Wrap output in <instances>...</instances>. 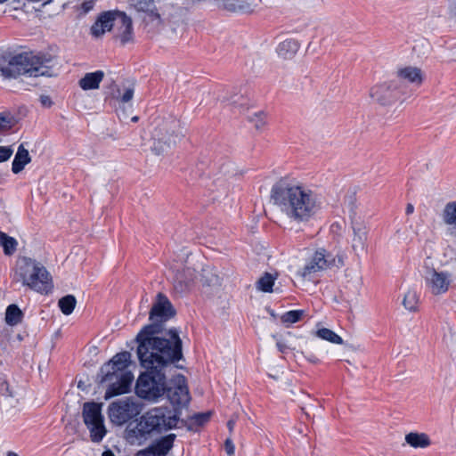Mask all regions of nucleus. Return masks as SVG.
Instances as JSON below:
<instances>
[{"mask_svg": "<svg viewBox=\"0 0 456 456\" xmlns=\"http://www.w3.org/2000/svg\"><path fill=\"white\" fill-rule=\"evenodd\" d=\"M405 444L412 449H427L432 444V440L427 433L411 431L404 436Z\"/></svg>", "mask_w": 456, "mask_h": 456, "instance_id": "6ab92c4d", "label": "nucleus"}, {"mask_svg": "<svg viewBox=\"0 0 456 456\" xmlns=\"http://www.w3.org/2000/svg\"><path fill=\"white\" fill-rule=\"evenodd\" d=\"M4 240V244H3L4 253L7 256L12 255L16 251V248H17V245H18L17 240L12 237L8 236L7 234H5V237Z\"/></svg>", "mask_w": 456, "mask_h": 456, "instance_id": "f704fd0d", "label": "nucleus"}, {"mask_svg": "<svg viewBox=\"0 0 456 456\" xmlns=\"http://www.w3.org/2000/svg\"><path fill=\"white\" fill-rule=\"evenodd\" d=\"M94 5V2L93 0L86 1L82 4L81 8L84 12V13H87L90 12Z\"/></svg>", "mask_w": 456, "mask_h": 456, "instance_id": "c03bdc74", "label": "nucleus"}, {"mask_svg": "<svg viewBox=\"0 0 456 456\" xmlns=\"http://www.w3.org/2000/svg\"><path fill=\"white\" fill-rule=\"evenodd\" d=\"M137 119H138V118H137V117H134V118H132V120H133V121H136Z\"/></svg>", "mask_w": 456, "mask_h": 456, "instance_id": "13d9d810", "label": "nucleus"}, {"mask_svg": "<svg viewBox=\"0 0 456 456\" xmlns=\"http://www.w3.org/2000/svg\"><path fill=\"white\" fill-rule=\"evenodd\" d=\"M427 291L435 297L446 294L452 286V274L434 267H427L423 274Z\"/></svg>", "mask_w": 456, "mask_h": 456, "instance_id": "f8f14e48", "label": "nucleus"}, {"mask_svg": "<svg viewBox=\"0 0 456 456\" xmlns=\"http://www.w3.org/2000/svg\"><path fill=\"white\" fill-rule=\"evenodd\" d=\"M41 103L45 107H50L52 105V101L50 97L43 95L40 97Z\"/></svg>", "mask_w": 456, "mask_h": 456, "instance_id": "de8ad7c7", "label": "nucleus"}, {"mask_svg": "<svg viewBox=\"0 0 456 456\" xmlns=\"http://www.w3.org/2000/svg\"><path fill=\"white\" fill-rule=\"evenodd\" d=\"M220 7L232 12L252 13L255 11V6L248 0H224Z\"/></svg>", "mask_w": 456, "mask_h": 456, "instance_id": "4be33fe9", "label": "nucleus"}, {"mask_svg": "<svg viewBox=\"0 0 456 456\" xmlns=\"http://www.w3.org/2000/svg\"><path fill=\"white\" fill-rule=\"evenodd\" d=\"M89 430L90 439L94 443H100L107 434L104 421L85 424Z\"/></svg>", "mask_w": 456, "mask_h": 456, "instance_id": "cd10ccee", "label": "nucleus"}, {"mask_svg": "<svg viewBox=\"0 0 456 456\" xmlns=\"http://www.w3.org/2000/svg\"><path fill=\"white\" fill-rule=\"evenodd\" d=\"M275 276L265 273L256 282L257 289L263 292H272L274 285Z\"/></svg>", "mask_w": 456, "mask_h": 456, "instance_id": "7c9ffc66", "label": "nucleus"}, {"mask_svg": "<svg viewBox=\"0 0 456 456\" xmlns=\"http://www.w3.org/2000/svg\"><path fill=\"white\" fill-rule=\"evenodd\" d=\"M351 227L353 232L351 248L357 256H360L367 252L368 228L359 218L352 221Z\"/></svg>", "mask_w": 456, "mask_h": 456, "instance_id": "4468645a", "label": "nucleus"}, {"mask_svg": "<svg viewBox=\"0 0 456 456\" xmlns=\"http://www.w3.org/2000/svg\"><path fill=\"white\" fill-rule=\"evenodd\" d=\"M285 314H305V311L304 310H289V311L286 312Z\"/></svg>", "mask_w": 456, "mask_h": 456, "instance_id": "603ef678", "label": "nucleus"}, {"mask_svg": "<svg viewBox=\"0 0 456 456\" xmlns=\"http://www.w3.org/2000/svg\"><path fill=\"white\" fill-rule=\"evenodd\" d=\"M210 419V412L198 413L191 417V420L198 425H203Z\"/></svg>", "mask_w": 456, "mask_h": 456, "instance_id": "58836bf2", "label": "nucleus"}, {"mask_svg": "<svg viewBox=\"0 0 456 456\" xmlns=\"http://www.w3.org/2000/svg\"><path fill=\"white\" fill-rule=\"evenodd\" d=\"M166 393L168 400L175 406H185L191 400L186 379L183 375L175 376L167 387Z\"/></svg>", "mask_w": 456, "mask_h": 456, "instance_id": "ddd939ff", "label": "nucleus"}, {"mask_svg": "<svg viewBox=\"0 0 456 456\" xmlns=\"http://www.w3.org/2000/svg\"><path fill=\"white\" fill-rule=\"evenodd\" d=\"M271 199L284 216L297 223L309 221L321 208L315 191L292 177L276 182L271 190Z\"/></svg>", "mask_w": 456, "mask_h": 456, "instance_id": "f03ea898", "label": "nucleus"}, {"mask_svg": "<svg viewBox=\"0 0 456 456\" xmlns=\"http://www.w3.org/2000/svg\"><path fill=\"white\" fill-rule=\"evenodd\" d=\"M30 161L31 158L29 156L28 151L24 148L23 144H20L18 147L17 152L12 164V171L14 174H19Z\"/></svg>", "mask_w": 456, "mask_h": 456, "instance_id": "a878e982", "label": "nucleus"}, {"mask_svg": "<svg viewBox=\"0 0 456 456\" xmlns=\"http://www.w3.org/2000/svg\"><path fill=\"white\" fill-rule=\"evenodd\" d=\"M183 137L178 119L169 118L159 122L152 132L151 151L156 155L166 153Z\"/></svg>", "mask_w": 456, "mask_h": 456, "instance_id": "0eeeda50", "label": "nucleus"}, {"mask_svg": "<svg viewBox=\"0 0 456 456\" xmlns=\"http://www.w3.org/2000/svg\"><path fill=\"white\" fill-rule=\"evenodd\" d=\"M104 73L102 70L86 73L78 82L79 86L83 90H93L99 88L100 83L102 81Z\"/></svg>", "mask_w": 456, "mask_h": 456, "instance_id": "393cba45", "label": "nucleus"}, {"mask_svg": "<svg viewBox=\"0 0 456 456\" xmlns=\"http://www.w3.org/2000/svg\"><path fill=\"white\" fill-rule=\"evenodd\" d=\"M405 94V87L400 84L398 79L378 83L370 90V96L373 102L383 105H392L400 101Z\"/></svg>", "mask_w": 456, "mask_h": 456, "instance_id": "9b49d317", "label": "nucleus"}, {"mask_svg": "<svg viewBox=\"0 0 456 456\" xmlns=\"http://www.w3.org/2000/svg\"><path fill=\"white\" fill-rule=\"evenodd\" d=\"M277 346L280 352L285 353L287 350V346L283 342H278Z\"/></svg>", "mask_w": 456, "mask_h": 456, "instance_id": "8fccbe9b", "label": "nucleus"}, {"mask_svg": "<svg viewBox=\"0 0 456 456\" xmlns=\"http://www.w3.org/2000/svg\"><path fill=\"white\" fill-rule=\"evenodd\" d=\"M13 280L41 294H47L53 289L52 278L45 267L27 256L18 258Z\"/></svg>", "mask_w": 456, "mask_h": 456, "instance_id": "39448f33", "label": "nucleus"}, {"mask_svg": "<svg viewBox=\"0 0 456 456\" xmlns=\"http://www.w3.org/2000/svg\"><path fill=\"white\" fill-rule=\"evenodd\" d=\"M314 335L322 339L325 340L329 343L335 344V345H342L344 344L343 338L338 335L333 330L325 328V327H317L316 330L314 332Z\"/></svg>", "mask_w": 456, "mask_h": 456, "instance_id": "bb28decb", "label": "nucleus"}, {"mask_svg": "<svg viewBox=\"0 0 456 456\" xmlns=\"http://www.w3.org/2000/svg\"><path fill=\"white\" fill-rule=\"evenodd\" d=\"M309 361L314 363L317 362V360L315 358L309 359Z\"/></svg>", "mask_w": 456, "mask_h": 456, "instance_id": "4d7b16f0", "label": "nucleus"}, {"mask_svg": "<svg viewBox=\"0 0 456 456\" xmlns=\"http://www.w3.org/2000/svg\"><path fill=\"white\" fill-rule=\"evenodd\" d=\"M6 456H20L18 453L14 452H8Z\"/></svg>", "mask_w": 456, "mask_h": 456, "instance_id": "6e6d98bb", "label": "nucleus"}, {"mask_svg": "<svg viewBox=\"0 0 456 456\" xmlns=\"http://www.w3.org/2000/svg\"><path fill=\"white\" fill-rule=\"evenodd\" d=\"M102 403L94 402L85 403L83 405L82 417L85 424L104 421L102 414Z\"/></svg>", "mask_w": 456, "mask_h": 456, "instance_id": "aec40b11", "label": "nucleus"}, {"mask_svg": "<svg viewBox=\"0 0 456 456\" xmlns=\"http://www.w3.org/2000/svg\"><path fill=\"white\" fill-rule=\"evenodd\" d=\"M149 314H175V310L166 295L158 293Z\"/></svg>", "mask_w": 456, "mask_h": 456, "instance_id": "5701e85b", "label": "nucleus"}, {"mask_svg": "<svg viewBox=\"0 0 456 456\" xmlns=\"http://www.w3.org/2000/svg\"><path fill=\"white\" fill-rule=\"evenodd\" d=\"M301 315H280L279 322L285 327H289L291 324L300 321Z\"/></svg>", "mask_w": 456, "mask_h": 456, "instance_id": "e433bc0d", "label": "nucleus"}, {"mask_svg": "<svg viewBox=\"0 0 456 456\" xmlns=\"http://www.w3.org/2000/svg\"><path fill=\"white\" fill-rule=\"evenodd\" d=\"M195 277V272L191 268H185L177 273L174 283L175 289L179 293L189 291L194 283Z\"/></svg>", "mask_w": 456, "mask_h": 456, "instance_id": "a211bd4d", "label": "nucleus"}, {"mask_svg": "<svg viewBox=\"0 0 456 456\" xmlns=\"http://www.w3.org/2000/svg\"><path fill=\"white\" fill-rule=\"evenodd\" d=\"M249 121L257 130H261L266 125V115L264 112H256L249 118Z\"/></svg>", "mask_w": 456, "mask_h": 456, "instance_id": "c9c22d12", "label": "nucleus"}, {"mask_svg": "<svg viewBox=\"0 0 456 456\" xmlns=\"http://www.w3.org/2000/svg\"><path fill=\"white\" fill-rule=\"evenodd\" d=\"M115 21L116 12H106L102 13L91 28L92 35L95 37L102 36L115 26Z\"/></svg>", "mask_w": 456, "mask_h": 456, "instance_id": "f3484780", "label": "nucleus"}, {"mask_svg": "<svg viewBox=\"0 0 456 456\" xmlns=\"http://www.w3.org/2000/svg\"><path fill=\"white\" fill-rule=\"evenodd\" d=\"M175 435H168L158 441L152 447L159 456H166L173 447Z\"/></svg>", "mask_w": 456, "mask_h": 456, "instance_id": "c85d7f7f", "label": "nucleus"}, {"mask_svg": "<svg viewBox=\"0 0 456 456\" xmlns=\"http://www.w3.org/2000/svg\"><path fill=\"white\" fill-rule=\"evenodd\" d=\"M395 79H398L403 86H404L403 85V81L420 86L423 82V72L418 67L406 66L397 69L396 77Z\"/></svg>", "mask_w": 456, "mask_h": 456, "instance_id": "dca6fc26", "label": "nucleus"}, {"mask_svg": "<svg viewBox=\"0 0 456 456\" xmlns=\"http://www.w3.org/2000/svg\"><path fill=\"white\" fill-rule=\"evenodd\" d=\"M345 265V254L336 253L325 248H318L305 265L298 271V274L305 280H312L321 272L332 269H339Z\"/></svg>", "mask_w": 456, "mask_h": 456, "instance_id": "6e6552de", "label": "nucleus"}, {"mask_svg": "<svg viewBox=\"0 0 456 456\" xmlns=\"http://www.w3.org/2000/svg\"><path fill=\"white\" fill-rule=\"evenodd\" d=\"M13 153L12 146H0V162L8 160Z\"/></svg>", "mask_w": 456, "mask_h": 456, "instance_id": "ea45409f", "label": "nucleus"}, {"mask_svg": "<svg viewBox=\"0 0 456 456\" xmlns=\"http://www.w3.org/2000/svg\"><path fill=\"white\" fill-rule=\"evenodd\" d=\"M116 36L125 45L133 40L132 20L124 12H116L115 26Z\"/></svg>", "mask_w": 456, "mask_h": 456, "instance_id": "2eb2a0df", "label": "nucleus"}, {"mask_svg": "<svg viewBox=\"0 0 456 456\" xmlns=\"http://www.w3.org/2000/svg\"><path fill=\"white\" fill-rule=\"evenodd\" d=\"M131 363V354L121 352L116 354L100 370L99 382L105 388L104 399L130 392L134 375L128 370Z\"/></svg>", "mask_w": 456, "mask_h": 456, "instance_id": "7ed1b4c3", "label": "nucleus"}, {"mask_svg": "<svg viewBox=\"0 0 456 456\" xmlns=\"http://www.w3.org/2000/svg\"><path fill=\"white\" fill-rule=\"evenodd\" d=\"M403 304L410 312L418 311L419 297L415 291H408L403 297Z\"/></svg>", "mask_w": 456, "mask_h": 456, "instance_id": "2f4dec72", "label": "nucleus"}, {"mask_svg": "<svg viewBox=\"0 0 456 456\" xmlns=\"http://www.w3.org/2000/svg\"><path fill=\"white\" fill-rule=\"evenodd\" d=\"M300 47L299 43L294 39H287L279 44L277 53L283 60L292 59Z\"/></svg>", "mask_w": 456, "mask_h": 456, "instance_id": "b1692460", "label": "nucleus"}, {"mask_svg": "<svg viewBox=\"0 0 456 456\" xmlns=\"http://www.w3.org/2000/svg\"><path fill=\"white\" fill-rule=\"evenodd\" d=\"M134 89L129 87L125 89L124 93L122 94H119V95L117 97L119 102L121 103H127L132 101L134 97Z\"/></svg>", "mask_w": 456, "mask_h": 456, "instance_id": "4c0bfd02", "label": "nucleus"}, {"mask_svg": "<svg viewBox=\"0 0 456 456\" xmlns=\"http://www.w3.org/2000/svg\"><path fill=\"white\" fill-rule=\"evenodd\" d=\"M414 212V206L411 203H408L405 208L406 215H411Z\"/></svg>", "mask_w": 456, "mask_h": 456, "instance_id": "09e8293b", "label": "nucleus"}, {"mask_svg": "<svg viewBox=\"0 0 456 456\" xmlns=\"http://www.w3.org/2000/svg\"><path fill=\"white\" fill-rule=\"evenodd\" d=\"M135 456H159V454L152 446H150L147 449L139 451Z\"/></svg>", "mask_w": 456, "mask_h": 456, "instance_id": "79ce46f5", "label": "nucleus"}, {"mask_svg": "<svg viewBox=\"0 0 456 456\" xmlns=\"http://www.w3.org/2000/svg\"><path fill=\"white\" fill-rule=\"evenodd\" d=\"M16 124V119L10 112L0 113V133L12 129Z\"/></svg>", "mask_w": 456, "mask_h": 456, "instance_id": "72a5a7b5", "label": "nucleus"}, {"mask_svg": "<svg viewBox=\"0 0 456 456\" xmlns=\"http://www.w3.org/2000/svg\"><path fill=\"white\" fill-rule=\"evenodd\" d=\"M143 405L133 396L125 397L112 402L108 407L110 421L117 426H123L137 417L142 411Z\"/></svg>", "mask_w": 456, "mask_h": 456, "instance_id": "9d476101", "label": "nucleus"}, {"mask_svg": "<svg viewBox=\"0 0 456 456\" xmlns=\"http://www.w3.org/2000/svg\"><path fill=\"white\" fill-rule=\"evenodd\" d=\"M168 315H151V323L137 335V354L146 370H163L179 361L182 340L175 330L164 331L162 323Z\"/></svg>", "mask_w": 456, "mask_h": 456, "instance_id": "f257e3e1", "label": "nucleus"}, {"mask_svg": "<svg viewBox=\"0 0 456 456\" xmlns=\"http://www.w3.org/2000/svg\"><path fill=\"white\" fill-rule=\"evenodd\" d=\"M442 216L445 224L456 226V201L448 202L444 206Z\"/></svg>", "mask_w": 456, "mask_h": 456, "instance_id": "c756f323", "label": "nucleus"}, {"mask_svg": "<svg viewBox=\"0 0 456 456\" xmlns=\"http://www.w3.org/2000/svg\"><path fill=\"white\" fill-rule=\"evenodd\" d=\"M224 446H225V451H226L227 454L232 455L234 453L235 447H234V444H233L232 439L227 438L224 443Z\"/></svg>", "mask_w": 456, "mask_h": 456, "instance_id": "37998d69", "label": "nucleus"}, {"mask_svg": "<svg viewBox=\"0 0 456 456\" xmlns=\"http://www.w3.org/2000/svg\"><path fill=\"white\" fill-rule=\"evenodd\" d=\"M234 425H235V421L233 419H230L227 422V428H228L230 432H232L233 430Z\"/></svg>", "mask_w": 456, "mask_h": 456, "instance_id": "3c124183", "label": "nucleus"}, {"mask_svg": "<svg viewBox=\"0 0 456 456\" xmlns=\"http://www.w3.org/2000/svg\"><path fill=\"white\" fill-rule=\"evenodd\" d=\"M5 234L6 233L0 232V246H2V247H3L4 241V239L5 237Z\"/></svg>", "mask_w": 456, "mask_h": 456, "instance_id": "5fc2aeb1", "label": "nucleus"}, {"mask_svg": "<svg viewBox=\"0 0 456 456\" xmlns=\"http://www.w3.org/2000/svg\"><path fill=\"white\" fill-rule=\"evenodd\" d=\"M178 417L164 407H154L142 414L134 428L127 430L126 439L132 444H141L149 436L176 427Z\"/></svg>", "mask_w": 456, "mask_h": 456, "instance_id": "20e7f679", "label": "nucleus"}, {"mask_svg": "<svg viewBox=\"0 0 456 456\" xmlns=\"http://www.w3.org/2000/svg\"><path fill=\"white\" fill-rule=\"evenodd\" d=\"M76 297L73 295H67L59 300V307L62 314H71L76 306Z\"/></svg>", "mask_w": 456, "mask_h": 456, "instance_id": "473e14b6", "label": "nucleus"}, {"mask_svg": "<svg viewBox=\"0 0 456 456\" xmlns=\"http://www.w3.org/2000/svg\"><path fill=\"white\" fill-rule=\"evenodd\" d=\"M49 61L30 53H22L9 58L0 57V71L5 77L20 75L39 77L49 75Z\"/></svg>", "mask_w": 456, "mask_h": 456, "instance_id": "423d86ee", "label": "nucleus"}, {"mask_svg": "<svg viewBox=\"0 0 456 456\" xmlns=\"http://www.w3.org/2000/svg\"><path fill=\"white\" fill-rule=\"evenodd\" d=\"M131 4L137 12L146 13L145 20L154 21L159 20V14L156 12L152 0H131Z\"/></svg>", "mask_w": 456, "mask_h": 456, "instance_id": "412c9836", "label": "nucleus"}, {"mask_svg": "<svg viewBox=\"0 0 456 456\" xmlns=\"http://www.w3.org/2000/svg\"><path fill=\"white\" fill-rule=\"evenodd\" d=\"M449 9L451 14L456 17V0H449Z\"/></svg>", "mask_w": 456, "mask_h": 456, "instance_id": "49530a36", "label": "nucleus"}, {"mask_svg": "<svg viewBox=\"0 0 456 456\" xmlns=\"http://www.w3.org/2000/svg\"><path fill=\"white\" fill-rule=\"evenodd\" d=\"M4 321L10 326H16L21 322V315H5Z\"/></svg>", "mask_w": 456, "mask_h": 456, "instance_id": "a19ab883", "label": "nucleus"}, {"mask_svg": "<svg viewBox=\"0 0 456 456\" xmlns=\"http://www.w3.org/2000/svg\"><path fill=\"white\" fill-rule=\"evenodd\" d=\"M166 390V376L162 370H147L138 377L134 387L139 398L152 403L162 397Z\"/></svg>", "mask_w": 456, "mask_h": 456, "instance_id": "1a4fd4ad", "label": "nucleus"}, {"mask_svg": "<svg viewBox=\"0 0 456 456\" xmlns=\"http://www.w3.org/2000/svg\"><path fill=\"white\" fill-rule=\"evenodd\" d=\"M102 456H115V454L112 452V451L108 449L102 452Z\"/></svg>", "mask_w": 456, "mask_h": 456, "instance_id": "864d4df0", "label": "nucleus"}, {"mask_svg": "<svg viewBox=\"0 0 456 456\" xmlns=\"http://www.w3.org/2000/svg\"><path fill=\"white\" fill-rule=\"evenodd\" d=\"M4 314H22L20 309L16 305H10Z\"/></svg>", "mask_w": 456, "mask_h": 456, "instance_id": "a18cd8bd", "label": "nucleus"}]
</instances>
